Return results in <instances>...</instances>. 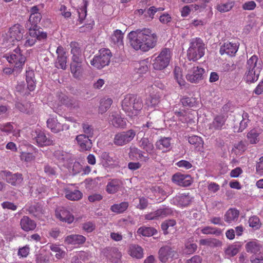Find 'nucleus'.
Instances as JSON below:
<instances>
[{
	"label": "nucleus",
	"instance_id": "f257e3e1",
	"mask_svg": "<svg viewBox=\"0 0 263 263\" xmlns=\"http://www.w3.org/2000/svg\"><path fill=\"white\" fill-rule=\"evenodd\" d=\"M128 37L133 48L144 52L153 48L158 40L157 34L148 28L132 31L129 33Z\"/></svg>",
	"mask_w": 263,
	"mask_h": 263
},
{
	"label": "nucleus",
	"instance_id": "f03ea898",
	"mask_svg": "<svg viewBox=\"0 0 263 263\" xmlns=\"http://www.w3.org/2000/svg\"><path fill=\"white\" fill-rule=\"evenodd\" d=\"M262 62L256 55L251 56L247 60L246 65V71L244 80L247 83H253L256 82L262 71Z\"/></svg>",
	"mask_w": 263,
	"mask_h": 263
},
{
	"label": "nucleus",
	"instance_id": "7ed1b4c3",
	"mask_svg": "<svg viewBox=\"0 0 263 263\" xmlns=\"http://www.w3.org/2000/svg\"><path fill=\"white\" fill-rule=\"evenodd\" d=\"M143 107L141 99L137 96L128 94L122 101V107L127 116L133 117L137 116Z\"/></svg>",
	"mask_w": 263,
	"mask_h": 263
},
{
	"label": "nucleus",
	"instance_id": "20e7f679",
	"mask_svg": "<svg viewBox=\"0 0 263 263\" xmlns=\"http://www.w3.org/2000/svg\"><path fill=\"white\" fill-rule=\"evenodd\" d=\"M204 50L205 45L201 39H192L187 51V58L190 61H196L204 55Z\"/></svg>",
	"mask_w": 263,
	"mask_h": 263
},
{
	"label": "nucleus",
	"instance_id": "39448f33",
	"mask_svg": "<svg viewBox=\"0 0 263 263\" xmlns=\"http://www.w3.org/2000/svg\"><path fill=\"white\" fill-rule=\"evenodd\" d=\"M172 57L171 51L168 48H163L153 59L152 65L156 70H162L169 65Z\"/></svg>",
	"mask_w": 263,
	"mask_h": 263
},
{
	"label": "nucleus",
	"instance_id": "423d86ee",
	"mask_svg": "<svg viewBox=\"0 0 263 263\" xmlns=\"http://www.w3.org/2000/svg\"><path fill=\"white\" fill-rule=\"evenodd\" d=\"M111 57L110 50L101 49L99 50V54L93 57L90 63L95 68L100 69L109 64Z\"/></svg>",
	"mask_w": 263,
	"mask_h": 263
},
{
	"label": "nucleus",
	"instance_id": "0eeeda50",
	"mask_svg": "<svg viewBox=\"0 0 263 263\" xmlns=\"http://www.w3.org/2000/svg\"><path fill=\"white\" fill-rule=\"evenodd\" d=\"M25 27L29 31V35L37 37L39 41L44 42L47 39V33L44 32L36 23H34V21L30 20V18L26 22Z\"/></svg>",
	"mask_w": 263,
	"mask_h": 263
},
{
	"label": "nucleus",
	"instance_id": "6e6552de",
	"mask_svg": "<svg viewBox=\"0 0 263 263\" xmlns=\"http://www.w3.org/2000/svg\"><path fill=\"white\" fill-rule=\"evenodd\" d=\"M136 134V132L133 129L118 133L115 135L114 143L117 146L126 145L134 139Z\"/></svg>",
	"mask_w": 263,
	"mask_h": 263
},
{
	"label": "nucleus",
	"instance_id": "1a4fd4ad",
	"mask_svg": "<svg viewBox=\"0 0 263 263\" xmlns=\"http://www.w3.org/2000/svg\"><path fill=\"white\" fill-rule=\"evenodd\" d=\"M31 137L39 146H46L53 144V141L46 136L45 133L40 128L32 132Z\"/></svg>",
	"mask_w": 263,
	"mask_h": 263
},
{
	"label": "nucleus",
	"instance_id": "9d476101",
	"mask_svg": "<svg viewBox=\"0 0 263 263\" xmlns=\"http://www.w3.org/2000/svg\"><path fill=\"white\" fill-rule=\"evenodd\" d=\"M9 63L14 64L15 68L19 70L22 68L26 61V58L21 52L20 48L17 47L9 55L6 57Z\"/></svg>",
	"mask_w": 263,
	"mask_h": 263
},
{
	"label": "nucleus",
	"instance_id": "9b49d317",
	"mask_svg": "<svg viewBox=\"0 0 263 263\" xmlns=\"http://www.w3.org/2000/svg\"><path fill=\"white\" fill-rule=\"evenodd\" d=\"M204 72L203 68L199 66H193L189 70L186 78L191 83H197L203 79Z\"/></svg>",
	"mask_w": 263,
	"mask_h": 263
},
{
	"label": "nucleus",
	"instance_id": "f8f14e48",
	"mask_svg": "<svg viewBox=\"0 0 263 263\" xmlns=\"http://www.w3.org/2000/svg\"><path fill=\"white\" fill-rule=\"evenodd\" d=\"M85 67L84 60H71L70 68L73 77L80 79L84 71Z\"/></svg>",
	"mask_w": 263,
	"mask_h": 263
},
{
	"label": "nucleus",
	"instance_id": "ddd939ff",
	"mask_svg": "<svg viewBox=\"0 0 263 263\" xmlns=\"http://www.w3.org/2000/svg\"><path fill=\"white\" fill-rule=\"evenodd\" d=\"M172 211L169 208H163L158 209L157 210L146 214L145 218L147 220H154L159 218H163L168 215H171Z\"/></svg>",
	"mask_w": 263,
	"mask_h": 263
},
{
	"label": "nucleus",
	"instance_id": "4468645a",
	"mask_svg": "<svg viewBox=\"0 0 263 263\" xmlns=\"http://www.w3.org/2000/svg\"><path fill=\"white\" fill-rule=\"evenodd\" d=\"M176 252L169 246L160 248L158 251V258L162 262H166L170 258L175 256Z\"/></svg>",
	"mask_w": 263,
	"mask_h": 263
},
{
	"label": "nucleus",
	"instance_id": "2eb2a0df",
	"mask_svg": "<svg viewBox=\"0 0 263 263\" xmlns=\"http://www.w3.org/2000/svg\"><path fill=\"white\" fill-rule=\"evenodd\" d=\"M172 181L178 185L188 186L192 182V178L190 175L176 173L172 177Z\"/></svg>",
	"mask_w": 263,
	"mask_h": 263
},
{
	"label": "nucleus",
	"instance_id": "dca6fc26",
	"mask_svg": "<svg viewBox=\"0 0 263 263\" xmlns=\"http://www.w3.org/2000/svg\"><path fill=\"white\" fill-rule=\"evenodd\" d=\"M91 138L86 135H79L76 137V140L81 149L83 151H89L92 146Z\"/></svg>",
	"mask_w": 263,
	"mask_h": 263
},
{
	"label": "nucleus",
	"instance_id": "f3484780",
	"mask_svg": "<svg viewBox=\"0 0 263 263\" xmlns=\"http://www.w3.org/2000/svg\"><path fill=\"white\" fill-rule=\"evenodd\" d=\"M55 215L61 221L68 223H71L74 220V216L70 211L63 207L56 210Z\"/></svg>",
	"mask_w": 263,
	"mask_h": 263
},
{
	"label": "nucleus",
	"instance_id": "a211bd4d",
	"mask_svg": "<svg viewBox=\"0 0 263 263\" xmlns=\"http://www.w3.org/2000/svg\"><path fill=\"white\" fill-rule=\"evenodd\" d=\"M122 181L119 179H109L106 187L109 194H115L120 191L123 186Z\"/></svg>",
	"mask_w": 263,
	"mask_h": 263
},
{
	"label": "nucleus",
	"instance_id": "6ab92c4d",
	"mask_svg": "<svg viewBox=\"0 0 263 263\" xmlns=\"http://www.w3.org/2000/svg\"><path fill=\"white\" fill-rule=\"evenodd\" d=\"M20 226L25 232L33 231L36 227V222L27 216H24L21 219Z\"/></svg>",
	"mask_w": 263,
	"mask_h": 263
},
{
	"label": "nucleus",
	"instance_id": "aec40b11",
	"mask_svg": "<svg viewBox=\"0 0 263 263\" xmlns=\"http://www.w3.org/2000/svg\"><path fill=\"white\" fill-rule=\"evenodd\" d=\"M171 140L170 137H161L155 144L156 148L161 151L163 153L168 152L171 148Z\"/></svg>",
	"mask_w": 263,
	"mask_h": 263
},
{
	"label": "nucleus",
	"instance_id": "412c9836",
	"mask_svg": "<svg viewBox=\"0 0 263 263\" xmlns=\"http://www.w3.org/2000/svg\"><path fill=\"white\" fill-rule=\"evenodd\" d=\"M7 182L12 185H16L22 183L23 178L22 175L20 173L12 174L10 172H4Z\"/></svg>",
	"mask_w": 263,
	"mask_h": 263
},
{
	"label": "nucleus",
	"instance_id": "4be33fe9",
	"mask_svg": "<svg viewBox=\"0 0 263 263\" xmlns=\"http://www.w3.org/2000/svg\"><path fill=\"white\" fill-rule=\"evenodd\" d=\"M26 210L33 216L37 218L41 217L45 212L43 205L40 203H35L27 206Z\"/></svg>",
	"mask_w": 263,
	"mask_h": 263
},
{
	"label": "nucleus",
	"instance_id": "5701e85b",
	"mask_svg": "<svg viewBox=\"0 0 263 263\" xmlns=\"http://www.w3.org/2000/svg\"><path fill=\"white\" fill-rule=\"evenodd\" d=\"M71 53L72 54L71 60H84L82 54V49L81 45L76 42H72L70 44Z\"/></svg>",
	"mask_w": 263,
	"mask_h": 263
},
{
	"label": "nucleus",
	"instance_id": "b1692460",
	"mask_svg": "<svg viewBox=\"0 0 263 263\" xmlns=\"http://www.w3.org/2000/svg\"><path fill=\"white\" fill-rule=\"evenodd\" d=\"M47 126L54 133H58L64 130V127L68 129L66 125H63L58 122L55 118H50L47 121Z\"/></svg>",
	"mask_w": 263,
	"mask_h": 263
},
{
	"label": "nucleus",
	"instance_id": "393cba45",
	"mask_svg": "<svg viewBox=\"0 0 263 263\" xmlns=\"http://www.w3.org/2000/svg\"><path fill=\"white\" fill-rule=\"evenodd\" d=\"M238 50V46L235 43H225L220 48L219 52L221 55L226 54L230 56H233Z\"/></svg>",
	"mask_w": 263,
	"mask_h": 263
},
{
	"label": "nucleus",
	"instance_id": "a878e982",
	"mask_svg": "<svg viewBox=\"0 0 263 263\" xmlns=\"http://www.w3.org/2000/svg\"><path fill=\"white\" fill-rule=\"evenodd\" d=\"M109 123L115 127L124 128L126 125L125 120L117 112H112L109 116Z\"/></svg>",
	"mask_w": 263,
	"mask_h": 263
},
{
	"label": "nucleus",
	"instance_id": "bb28decb",
	"mask_svg": "<svg viewBox=\"0 0 263 263\" xmlns=\"http://www.w3.org/2000/svg\"><path fill=\"white\" fill-rule=\"evenodd\" d=\"M226 118L223 115L216 116L211 123L209 128L215 130H221L225 125Z\"/></svg>",
	"mask_w": 263,
	"mask_h": 263
},
{
	"label": "nucleus",
	"instance_id": "cd10ccee",
	"mask_svg": "<svg viewBox=\"0 0 263 263\" xmlns=\"http://www.w3.org/2000/svg\"><path fill=\"white\" fill-rule=\"evenodd\" d=\"M124 33L120 30L117 29L114 31L110 37L111 44L118 47L123 45Z\"/></svg>",
	"mask_w": 263,
	"mask_h": 263
},
{
	"label": "nucleus",
	"instance_id": "c85d7f7f",
	"mask_svg": "<svg viewBox=\"0 0 263 263\" xmlns=\"http://www.w3.org/2000/svg\"><path fill=\"white\" fill-rule=\"evenodd\" d=\"M86 241V238L81 235L72 234L66 236L65 238V242L67 244L81 245Z\"/></svg>",
	"mask_w": 263,
	"mask_h": 263
},
{
	"label": "nucleus",
	"instance_id": "c756f323",
	"mask_svg": "<svg viewBox=\"0 0 263 263\" xmlns=\"http://www.w3.org/2000/svg\"><path fill=\"white\" fill-rule=\"evenodd\" d=\"M128 252L132 257L137 259H141L143 257V250L137 245H130L129 246Z\"/></svg>",
	"mask_w": 263,
	"mask_h": 263
},
{
	"label": "nucleus",
	"instance_id": "7c9ffc66",
	"mask_svg": "<svg viewBox=\"0 0 263 263\" xmlns=\"http://www.w3.org/2000/svg\"><path fill=\"white\" fill-rule=\"evenodd\" d=\"M239 212L234 209H230L224 215V221L228 223L236 221L239 217Z\"/></svg>",
	"mask_w": 263,
	"mask_h": 263
},
{
	"label": "nucleus",
	"instance_id": "2f4dec72",
	"mask_svg": "<svg viewBox=\"0 0 263 263\" xmlns=\"http://www.w3.org/2000/svg\"><path fill=\"white\" fill-rule=\"evenodd\" d=\"M66 198L70 200H79L82 198V193L79 190H70L67 189L65 191Z\"/></svg>",
	"mask_w": 263,
	"mask_h": 263
},
{
	"label": "nucleus",
	"instance_id": "473e14b6",
	"mask_svg": "<svg viewBox=\"0 0 263 263\" xmlns=\"http://www.w3.org/2000/svg\"><path fill=\"white\" fill-rule=\"evenodd\" d=\"M139 146L149 154H151L154 149L153 144L147 138L143 137L140 140Z\"/></svg>",
	"mask_w": 263,
	"mask_h": 263
},
{
	"label": "nucleus",
	"instance_id": "72a5a7b5",
	"mask_svg": "<svg viewBox=\"0 0 263 263\" xmlns=\"http://www.w3.org/2000/svg\"><path fill=\"white\" fill-rule=\"evenodd\" d=\"M261 245L257 241H252L246 245V249L248 253L256 254L260 251Z\"/></svg>",
	"mask_w": 263,
	"mask_h": 263
},
{
	"label": "nucleus",
	"instance_id": "f704fd0d",
	"mask_svg": "<svg viewBox=\"0 0 263 263\" xmlns=\"http://www.w3.org/2000/svg\"><path fill=\"white\" fill-rule=\"evenodd\" d=\"M10 33L11 37L17 41H20L23 37L22 29L18 25H15L10 29Z\"/></svg>",
	"mask_w": 263,
	"mask_h": 263
},
{
	"label": "nucleus",
	"instance_id": "c9c22d12",
	"mask_svg": "<svg viewBox=\"0 0 263 263\" xmlns=\"http://www.w3.org/2000/svg\"><path fill=\"white\" fill-rule=\"evenodd\" d=\"M129 206L128 202L124 201L120 203L114 204L110 207L112 212L116 213H122L125 211Z\"/></svg>",
	"mask_w": 263,
	"mask_h": 263
},
{
	"label": "nucleus",
	"instance_id": "e433bc0d",
	"mask_svg": "<svg viewBox=\"0 0 263 263\" xmlns=\"http://www.w3.org/2000/svg\"><path fill=\"white\" fill-rule=\"evenodd\" d=\"M235 3L232 1H229L226 3L218 4L216 6L217 10L221 13L229 12L234 7Z\"/></svg>",
	"mask_w": 263,
	"mask_h": 263
},
{
	"label": "nucleus",
	"instance_id": "4c0bfd02",
	"mask_svg": "<svg viewBox=\"0 0 263 263\" xmlns=\"http://www.w3.org/2000/svg\"><path fill=\"white\" fill-rule=\"evenodd\" d=\"M157 230L152 227H141L138 229L137 233L145 237H150L155 235Z\"/></svg>",
	"mask_w": 263,
	"mask_h": 263
},
{
	"label": "nucleus",
	"instance_id": "58836bf2",
	"mask_svg": "<svg viewBox=\"0 0 263 263\" xmlns=\"http://www.w3.org/2000/svg\"><path fill=\"white\" fill-rule=\"evenodd\" d=\"M175 200L178 202V203L182 206H186L190 204L192 201V198L189 195L181 194L175 197Z\"/></svg>",
	"mask_w": 263,
	"mask_h": 263
},
{
	"label": "nucleus",
	"instance_id": "ea45409f",
	"mask_svg": "<svg viewBox=\"0 0 263 263\" xmlns=\"http://www.w3.org/2000/svg\"><path fill=\"white\" fill-rule=\"evenodd\" d=\"M197 249V246L193 241L188 240L184 245L183 252L186 254H192L194 253Z\"/></svg>",
	"mask_w": 263,
	"mask_h": 263
},
{
	"label": "nucleus",
	"instance_id": "a19ab883",
	"mask_svg": "<svg viewBox=\"0 0 263 263\" xmlns=\"http://www.w3.org/2000/svg\"><path fill=\"white\" fill-rule=\"evenodd\" d=\"M161 95L160 92H157L156 94H151L149 98L147 99L146 103L148 106H155L160 102Z\"/></svg>",
	"mask_w": 263,
	"mask_h": 263
},
{
	"label": "nucleus",
	"instance_id": "79ce46f5",
	"mask_svg": "<svg viewBox=\"0 0 263 263\" xmlns=\"http://www.w3.org/2000/svg\"><path fill=\"white\" fill-rule=\"evenodd\" d=\"M174 77L180 86L185 85V82L182 78V71L180 67H175L174 70Z\"/></svg>",
	"mask_w": 263,
	"mask_h": 263
},
{
	"label": "nucleus",
	"instance_id": "37998d69",
	"mask_svg": "<svg viewBox=\"0 0 263 263\" xmlns=\"http://www.w3.org/2000/svg\"><path fill=\"white\" fill-rule=\"evenodd\" d=\"M49 247L50 249L55 253V256L57 259H61L64 257L65 252L58 245L50 244Z\"/></svg>",
	"mask_w": 263,
	"mask_h": 263
},
{
	"label": "nucleus",
	"instance_id": "c03bdc74",
	"mask_svg": "<svg viewBox=\"0 0 263 263\" xmlns=\"http://www.w3.org/2000/svg\"><path fill=\"white\" fill-rule=\"evenodd\" d=\"M112 103V101L111 99L108 98L107 99H102L100 101V105L99 110L101 113L105 112L108 109Z\"/></svg>",
	"mask_w": 263,
	"mask_h": 263
},
{
	"label": "nucleus",
	"instance_id": "a18cd8bd",
	"mask_svg": "<svg viewBox=\"0 0 263 263\" xmlns=\"http://www.w3.org/2000/svg\"><path fill=\"white\" fill-rule=\"evenodd\" d=\"M82 128L84 134L86 136L92 138L94 135L95 129L93 127L88 123H83L82 124Z\"/></svg>",
	"mask_w": 263,
	"mask_h": 263
},
{
	"label": "nucleus",
	"instance_id": "49530a36",
	"mask_svg": "<svg viewBox=\"0 0 263 263\" xmlns=\"http://www.w3.org/2000/svg\"><path fill=\"white\" fill-rule=\"evenodd\" d=\"M259 133L255 129L250 130L247 134V138L251 144H256L259 141Z\"/></svg>",
	"mask_w": 263,
	"mask_h": 263
},
{
	"label": "nucleus",
	"instance_id": "de8ad7c7",
	"mask_svg": "<svg viewBox=\"0 0 263 263\" xmlns=\"http://www.w3.org/2000/svg\"><path fill=\"white\" fill-rule=\"evenodd\" d=\"M175 220L173 219L166 220L161 224V229L163 231L164 235L168 234V229L170 227H173L176 224Z\"/></svg>",
	"mask_w": 263,
	"mask_h": 263
},
{
	"label": "nucleus",
	"instance_id": "09e8293b",
	"mask_svg": "<svg viewBox=\"0 0 263 263\" xmlns=\"http://www.w3.org/2000/svg\"><path fill=\"white\" fill-rule=\"evenodd\" d=\"M157 12V9L155 7L152 6L149 7L148 9H145L144 18L147 21H151L154 18V15Z\"/></svg>",
	"mask_w": 263,
	"mask_h": 263
},
{
	"label": "nucleus",
	"instance_id": "8fccbe9b",
	"mask_svg": "<svg viewBox=\"0 0 263 263\" xmlns=\"http://www.w3.org/2000/svg\"><path fill=\"white\" fill-rule=\"evenodd\" d=\"M67 57L66 55L58 56L57 61L55 63V66L58 68L65 69L67 67Z\"/></svg>",
	"mask_w": 263,
	"mask_h": 263
},
{
	"label": "nucleus",
	"instance_id": "3c124183",
	"mask_svg": "<svg viewBox=\"0 0 263 263\" xmlns=\"http://www.w3.org/2000/svg\"><path fill=\"white\" fill-rule=\"evenodd\" d=\"M249 226L255 230L258 229L261 226V223L259 218L256 216L250 217L249 219Z\"/></svg>",
	"mask_w": 263,
	"mask_h": 263
},
{
	"label": "nucleus",
	"instance_id": "603ef678",
	"mask_svg": "<svg viewBox=\"0 0 263 263\" xmlns=\"http://www.w3.org/2000/svg\"><path fill=\"white\" fill-rule=\"evenodd\" d=\"M189 142L192 145H194L197 147L202 146L203 143L202 138L197 136L189 137Z\"/></svg>",
	"mask_w": 263,
	"mask_h": 263
},
{
	"label": "nucleus",
	"instance_id": "864d4df0",
	"mask_svg": "<svg viewBox=\"0 0 263 263\" xmlns=\"http://www.w3.org/2000/svg\"><path fill=\"white\" fill-rule=\"evenodd\" d=\"M129 154L130 157H136L138 159H141L143 157L148 159V156H144L143 152L136 147L131 148Z\"/></svg>",
	"mask_w": 263,
	"mask_h": 263
},
{
	"label": "nucleus",
	"instance_id": "5fc2aeb1",
	"mask_svg": "<svg viewBox=\"0 0 263 263\" xmlns=\"http://www.w3.org/2000/svg\"><path fill=\"white\" fill-rule=\"evenodd\" d=\"M239 252L238 248L236 245H231L225 250V253L228 257H231L236 255Z\"/></svg>",
	"mask_w": 263,
	"mask_h": 263
},
{
	"label": "nucleus",
	"instance_id": "6e6d98bb",
	"mask_svg": "<svg viewBox=\"0 0 263 263\" xmlns=\"http://www.w3.org/2000/svg\"><path fill=\"white\" fill-rule=\"evenodd\" d=\"M246 149V145L245 143L242 141H240L238 143L235 144L233 151L236 154H241Z\"/></svg>",
	"mask_w": 263,
	"mask_h": 263
},
{
	"label": "nucleus",
	"instance_id": "4d7b16f0",
	"mask_svg": "<svg viewBox=\"0 0 263 263\" xmlns=\"http://www.w3.org/2000/svg\"><path fill=\"white\" fill-rule=\"evenodd\" d=\"M83 1L84 3L83 6L78 10L79 21L80 22H82V21L86 17L87 14L86 7L87 4L86 1H84V0Z\"/></svg>",
	"mask_w": 263,
	"mask_h": 263
},
{
	"label": "nucleus",
	"instance_id": "13d9d810",
	"mask_svg": "<svg viewBox=\"0 0 263 263\" xmlns=\"http://www.w3.org/2000/svg\"><path fill=\"white\" fill-rule=\"evenodd\" d=\"M161 114L158 110H154L152 111L147 116L148 120L154 121V122L158 123L161 117Z\"/></svg>",
	"mask_w": 263,
	"mask_h": 263
},
{
	"label": "nucleus",
	"instance_id": "bf43d9fd",
	"mask_svg": "<svg viewBox=\"0 0 263 263\" xmlns=\"http://www.w3.org/2000/svg\"><path fill=\"white\" fill-rule=\"evenodd\" d=\"M137 72L139 73H144L147 72L148 70V67L145 62L142 61L138 64L136 67Z\"/></svg>",
	"mask_w": 263,
	"mask_h": 263
},
{
	"label": "nucleus",
	"instance_id": "052dcab7",
	"mask_svg": "<svg viewBox=\"0 0 263 263\" xmlns=\"http://www.w3.org/2000/svg\"><path fill=\"white\" fill-rule=\"evenodd\" d=\"M182 104L185 107H192L195 104V99L193 98L186 97L181 99Z\"/></svg>",
	"mask_w": 263,
	"mask_h": 263
},
{
	"label": "nucleus",
	"instance_id": "680f3d73",
	"mask_svg": "<svg viewBox=\"0 0 263 263\" xmlns=\"http://www.w3.org/2000/svg\"><path fill=\"white\" fill-rule=\"evenodd\" d=\"M13 126L11 123H7L0 125V130L3 132L6 133L7 134L11 133L13 131Z\"/></svg>",
	"mask_w": 263,
	"mask_h": 263
},
{
	"label": "nucleus",
	"instance_id": "e2e57ef3",
	"mask_svg": "<svg viewBox=\"0 0 263 263\" xmlns=\"http://www.w3.org/2000/svg\"><path fill=\"white\" fill-rule=\"evenodd\" d=\"M201 231L204 234H215L220 233V231L217 229L211 227H205Z\"/></svg>",
	"mask_w": 263,
	"mask_h": 263
},
{
	"label": "nucleus",
	"instance_id": "0e129e2a",
	"mask_svg": "<svg viewBox=\"0 0 263 263\" xmlns=\"http://www.w3.org/2000/svg\"><path fill=\"white\" fill-rule=\"evenodd\" d=\"M1 205L4 209H8L12 211H15L17 208V206L14 203L7 201L2 203Z\"/></svg>",
	"mask_w": 263,
	"mask_h": 263
},
{
	"label": "nucleus",
	"instance_id": "69168bd1",
	"mask_svg": "<svg viewBox=\"0 0 263 263\" xmlns=\"http://www.w3.org/2000/svg\"><path fill=\"white\" fill-rule=\"evenodd\" d=\"M82 228L85 231L90 233L95 230V224L90 221L86 222L83 224Z\"/></svg>",
	"mask_w": 263,
	"mask_h": 263
},
{
	"label": "nucleus",
	"instance_id": "338daca9",
	"mask_svg": "<svg viewBox=\"0 0 263 263\" xmlns=\"http://www.w3.org/2000/svg\"><path fill=\"white\" fill-rule=\"evenodd\" d=\"M250 261L252 263H263V252H260L258 255L252 256Z\"/></svg>",
	"mask_w": 263,
	"mask_h": 263
},
{
	"label": "nucleus",
	"instance_id": "774afa93",
	"mask_svg": "<svg viewBox=\"0 0 263 263\" xmlns=\"http://www.w3.org/2000/svg\"><path fill=\"white\" fill-rule=\"evenodd\" d=\"M256 170L258 174L263 175V157L259 158V161L256 164Z\"/></svg>",
	"mask_w": 263,
	"mask_h": 263
}]
</instances>
